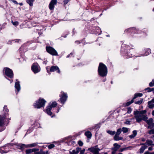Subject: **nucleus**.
I'll return each instance as SVG.
<instances>
[{"instance_id":"obj_1","label":"nucleus","mask_w":154,"mask_h":154,"mask_svg":"<svg viewBox=\"0 0 154 154\" xmlns=\"http://www.w3.org/2000/svg\"><path fill=\"white\" fill-rule=\"evenodd\" d=\"M98 75L101 77H105L108 73V69L106 66L103 63H100L97 69Z\"/></svg>"},{"instance_id":"obj_2","label":"nucleus","mask_w":154,"mask_h":154,"mask_svg":"<svg viewBox=\"0 0 154 154\" xmlns=\"http://www.w3.org/2000/svg\"><path fill=\"white\" fill-rule=\"evenodd\" d=\"M3 73L5 78L9 80L10 83L12 82L14 76L13 70L8 67H5L3 69Z\"/></svg>"},{"instance_id":"obj_3","label":"nucleus","mask_w":154,"mask_h":154,"mask_svg":"<svg viewBox=\"0 0 154 154\" xmlns=\"http://www.w3.org/2000/svg\"><path fill=\"white\" fill-rule=\"evenodd\" d=\"M47 101L43 98L39 97V98L35 101V102L33 103V106L34 108L40 109L44 107Z\"/></svg>"},{"instance_id":"obj_4","label":"nucleus","mask_w":154,"mask_h":154,"mask_svg":"<svg viewBox=\"0 0 154 154\" xmlns=\"http://www.w3.org/2000/svg\"><path fill=\"white\" fill-rule=\"evenodd\" d=\"M46 69L47 72L50 74H51L50 72H54L59 74H60L61 73L59 68L57 66H52L51 67L49 66H47L46 67Z\"/></svg>"},{"instance_id":"obj_5","label":"nucleus","mask_w":154,"mask_h":154,"mask_svg":"<svg viewBox=\"0 0 154 154\" xmlns=\"http://www.w3.org/2000/svg\"><path fill=\"white\" fill-rule=\"evenodd\" d=\"M60 94L59 95L60 98L58 100L63 105L66 102L68 98L67 94L66 93H65L62 91L60 92Z\"/></svg>"},{"instance_id":"obj_6","label":"nucleus","mask_w":154,"mask_h":154,"mask_svg":"<svg viewBox=\"0 0 154 154\" xmlns=\"http://www.w3.org/2000/svg\"><path fill=\"white\" fill-rule=\"evenodd\" d=\"M143 95V94L141 93H136L134 94V97L131 101L125 103H124L123 105L124 107L129 106L134 102V100L138 97H141Z\"/></svg>"},{"instance_id":"obj_7","label":"nucleus","mask_w":154,"mask_h":154,"mask_svg":"<svg viewBox=\"0 0 154 154\" xmlns=\"http://www.w3.org/2000/svg\"><path fill=\"white\" fill-rule=\"evenodd\" d=\"M47 52L52 56H57L58 53L57 51L52 47L49 46L46 47Z\"/></svg>"},{"instance_id":"obj_8","label":"nucleus","mask_w":154,"mask_h":154,"mask_svg":"<svg viewBox=\"0 0 154 154\" xmlns=\"http://www.w3.org/2000/svg\"><path fill=\"white\" fill-rule=\"evenodd\" d=\"M130 49V46L124 44L121 46L120 52L125 56H127V54H128L127 53H129Z\"/></svg>"},{"instance_id":"obj_9","label":"nucleus","mask_w":154,"mask_h":154,"mask_svg":"<svg viewBox=\"0 0 154 154\" xmlns=\"http://www.w3.org/2000/svg\"><path fill=\"white\" fill-rule=\"evenodd\" d=\"M134 118L136 120V122L138 123H140L142 120L146 122L148 119L147 116L145 115L134 116Z\"/></svg>"},{"instance_id":"obj_10","label":"nucleus","mask_w":154,"mask_h":154,"mask_svg":"<svg viewBox=\"0 0 154 154\" xmlns=\"http://www.w3.org/2000/svg\"><path fill=\"white\" fill-rule=\"evenodd\" d=\"M138 31L137 29H136L135 27H133L125 29L124 32L125 33L133 35V34L136 33Z\"/></svg>"},{"instance_id":"obj_11","label":"nucleus","mask_w":154,"mask_h":154,"mask_svg":"<svg viewBox=\"0 0 154 154\" xmlns=\"http://www.w3.org/2000/svg\"><path fill=\"white\" fill-rule=\"evenodd\" d=\"M130 54L128 53L127 54V56L128 58L132 57H137L138 56L137 53L136 52V50L134 48H130L129 50Z\"/></svg>"},{"instance_id":"obj_12","label":"nucleus","mask_w":154,"mask_h":154,"mask_svg":"<svg viewBox=\"0 0 154 154\" xmlns=\"http://www.w3.org/2000/svg\"><path fill=\"white\" fill-rule=\"evenodd\" d=\"M51 107L47 106L46 107V109L44 110V111L48 115L51 116V118H53L55 116V114L53 113L51 111Z\"/></svg>"},{"instance_id":"obj_13","label":"nucleus","mask_w":154,"mask_h":154,"mask_svg":"<svg viewBox=\"0 0 154 154\" xmlns=\"http://www.w3.org/2000/svg\"><path fill=\"white\" fill-rule=\"evenodd\" d=\"M38 64L37 63H33L31 66V69L34 73H36L40 72V70L38 68Z\"/></svg>"},{"instance_id":"obj_14","label":"nucleus","mask_w":154,"mask_h":154,"mask_svg":"<svg viewBox=\"0 0 154 154\" xmlns=\"http://www.w3.org/2000/svg\"><path fill=\"white\" fill-rule=\"evenodd\" d=\"M9 114L8 113H5L2 115L0 116V126H2L5 125L4 121L6 118L8 117L9 115Z\"/></svg>"},{"instance_id":"obj_15","label":"nucleus","mask_w":154,"mask_h":154,"mask_svg":"<svg viewBox=\"0 0 154 154\" xmlns=\"http://www.w3.org/2000/svg\"><path fill=\"white\" fill-rule=\"evenodd\" d=\"M39 149L38 148H33L32 149H26L25 150V153L26 154H30L32 152H34V154H36V153L39 152Z\"/></svg>"},{"instance_id":"obj_16","label":"nucleus","mask_w":154,"mask_h":154,"mask_svg":"<svg viewBox=\"0 0 154 154\" xmlns=\"http://www.w3.org/2000/svg\"><path fill=\"white\" fill-rule=\"evenodd\" d=\"M57 3V0H51L49 4V8L50 10L53 11L54 8V5Z\"/></svg>"},{"instance_id":"obj_17","label":"nucleus","mask_w":154,"mask_h":154,"mask_svg":"<svg viewBox=\"0 0 154 154\" xmlns=\"http://www.w3.org/2000/svg\"><path fill=\"white\" fill-rule=\"evenodd\" d=\"M153 121V120L152 118H149L148 120H147L146 122L149 125L148 127V128L151 129L154 127Z\"/></svg>"},{"instance_id":"obj_18","label":"nucleus","mask_w":154,"mask_h":154,"mask_svg":"<svg viewBox=\"0 0 154 154\" xmlns=\"http://www.w3.org/2000/svg\"><path fill=\"white\" fill-rule=\"evenodd\" d=\"M87 150L93 153V154H97L99 151L100 150V149L98 147H91L88 148Z\"/></svg>"},{"instance_id":"obj_19","label":"nucleus","mask_w":154,"mask_h":154,"mask_svg":"<svg viewBox=\"0 0 154 154\" xmlns=\"http://www.w3.org/2000/svg\"><path fill=\"white\" fill-rule=\"evenodd\" d=\"M146 112V110H143L140 111H138L136 110V111H134V116H139L140 115H143V114H145Z\"/></svg>"},{"instance_id":"obj_20","label":"nucleus","mask_w":154,"mask_h":154,"mask_svg":"<svg viewBox=\"0 0 154 154\" xmlns=\"http://www.w3.org/2000/svg\"><path fill=\"white\" fill-rule=\"evenodd\" d=\"M152 141L150 140H147L145 143H140V145H145V144H146L148 146L153 145L154 146V144L152 143Z\"/></svg>"},{"instance_id":"obj_21","label":"nucleus","mask_w":154,"mask_h":154,"mask_svg":"<svg viewBox=\"0 0 154 154\" xmlns=\"http://www.w3.org/2000/svg\"><path fill=\"white\" fill-rule=\"evenodd\" d=\"M15 88L18 92L20 91V86L19 81H17L15 82Z\"/></svg>"},{"instance_id":"obj_22","label":"nucleus","mask_w":154,"mask_h":154,"mask_svg":"<svg viewBox=\"0 0 154 154\" xmlns=\"http://www.w3.org/2000/svg\"><path fill=\"white\" fill-rule=\"evenodd\" d=\"M57 104L56 101H54L51 103H49L47 106L51 107L52 109V108L55 107L57 106Z\"/></svg>"},{"instance_id":"obj_23","label":"nucleus","mask_w":154,"mask_h":154,"mask_svg":"<svg viewBox=\"0 0 154 154\" xmlns=\"http://www.w3.org/2000/svg\"><path fill=\"white\" fill-rule=\"evenodd\" d=\"M19 149L21 150L22 152H23L25 148H28L27 145L24 144H22L20 146H19Z\"/></svg>"},{"instance_id":"obj_24","label":"nucleus","mask_w":154,"mask_h":154,"mask_svg":"<svg viewBox=\"0 0 154 154\" xmlns=\"http://www.w3.org/2000/svg\"><path fill=\"white\" fill-rule=\"evenodd\" d=\"M114 147L112 149H113L115 151H117L121 147V145L118 144L117 143H115L113 144Z\"/></svg>"},{"instance_id":"obj_25","label":"nucleus","mask_w":154,"mask_h":154,"mask_svg":"<svg viewBox=\"0 0 154 154\" xmlns=\"http://www.w3.org/2000/svg\"><path fill=\"white\" fill-rule=\"evenodd\" d=\"M5 146H2L0 148V152L3 154L4 153H6L8 152V151L5 150Z\"/></svg>"},{"instance_id":"obj_26","label":"nucleus","mask_w":154,"mask_h":154,"mask_svg":"<svg viewBox=\"0 0 154 154\" xmlns=\"http://www.w3.org/2000/svg\"><path fill=\"white\" fill-rule=\"evenodd\" d=\"M85 135L88 139H90L92 137V134L89 131H87L85 132Z\"/></svg>"},{"instance_id":"obj_27","label":"nucleus","mask_w":154,"mask_h":154,"mask_svg":"<svg viewBox=\"0 0 154 154\" xmlns=\"http://www.w3.org/2000/svg\"><path fill=\"white\" fill-rule=\"evenodd\" d=\"M119 135H115L113 137L114 140L116 141H118L120 140H123V137H119Z\"/></svg>"},{"instance_id":"obj_28","label":"nucleus","mask_w":154,"mask_h":154,"mask_svg":"<svg viewBox=\"0 0 154 154\" xmlns=\"http://www.w3.org/2000/svg\"><path fill=\"white\" fill-rule=\"evenodd\" d=\"M133 134L129 136V137L130 139L134 138L137 135V132L136 130H134L132 132Z\"/></svg>"},{"instance_id":"obj_29","label":"nucleus","mask_w":154,"mask_h":154,"mask_svg":"<svg viewBox=\"0 0 154 154\" xmlns=\"http://www.w3.org/2000/svg\"><path fill=\"white\" fill-rule=\"evenodd\" d=\"M147 147L146 145H143L139 149V153H142L143 152L145 149Z\"/></svg>"},{"instance_id":"obj_30","label":"nucleus","mask_w":154,"mask_h":154,"mask_svg":"<svg viewBox=\"0 0 154 154\" xmlns=\"http://www.w3.org/2000/svg\"><path fill=\"white\" fill-rule=\"evenodd\" d=\"M36 154H50L48 151H47L46 152L43 151L42 149H40L39 152L36 153Z\"/></svg>"},{"instance_id":"obj_31","label":"nucleus","mask_w":154,"mask_h":154,"mask_svg":"<svg viewBox=\"0 0 154 154\" xmlns=\"http://www.w3.org/2000/svg\"><path fill=\"white\" fill-rule=\"evenodd\" d=\"M151 53V49L149 48H147L146 49L144 54L146 56H147Z\"/></svg>"},{"instance_id":"obj_32","label":"nucleus","mask_w":154,"mask_h":154,"mask_svg":"<svg viewBox=\"0 0 154 154\" xmlns=\"http://www.w3.org/2000/svg\"><path fill=\"white\" fill-rule=\"evenodd\" d=\"M148 105L149 109H152L154 107V104L152 103L151 101H149L148 102Z\"/></svg>"},{"instance_id":"obj_33","label":"nucleus","mask_w":154,"mask_h":154,"mask_svg":"<svg viewBox=\"0 0 154 154\" xmlns=\"http://www.w3.org/2000/svg\"><path fill=\"white\" fill-rule=\"evenodd\" d=\"M34 0H26V2L30 6H32L33 5V2Z\"/></svg>"},{"instance_id":"obj_34","label":"nucleus","mask_w":154,"mask_h":154,"mask_svg":"<svg viewBox=\"0 0 154 154\" xmlns=\"http://www.w3.org/2000/svg\"><path fill=\"white\" fill-rule=\"evenodd\" d=\"M143 100V99L141 98L139 100H138L137 101H135L134 103L135 104H136L140 105L142 103Z\"/></svg>"},{"instance_id":"obj_35","label":"nucleus","mask_w":154,"mask_h":154,"mask_svg":"<svg viewBox=\"0 0 154 154\" xmlns=\"http://www.w3.org/2000/svg\"><path fill=\"white\" fill-rule=\"evenodd\" d=\"M3 111L5 113H8L9 112V109H8L7 106L6 105H5L3 107Z\"/></svg>"},{"instance_id":"obj_36","label":"nucleus","mask_w":154,"mask_h":154,"mask_svg":"<svg viewBox=\"0 0 154 154\" xmlns=\"http://www.w3.org/2000/svg\"><path fill=\"white\" fill-rule=\"evenodd\" d=\"M145 90H147V92H150L151 91H154V88H151L149 87H148L145 89Z\"/></svg>"},{"instance_id":"obj_37","label":"nucleus","mask_w":154,"mask_h":154,"mask_svg":"<svg viewBox=\"0 0 154 154\" xmlns=\"http://www.w3.org/2000/svg\"><path fill=\"white\" fill-rule=\"evenodd\" d=\"M37 143H33L27 145V147H34L36 146Z\"/></svg>"},{"instance_id":"obj_38","label":"nucleus","mask_w":154,"mask_h":154,"mask_svg":"<svg viewBox=\"0 0 154 154\" xmlns=\"http://www.w3.org/2000/svg\"><path fill=\"white\" fill-rule=\"evenodd\" d=\"M106 132L111 135H113L116 133L115 131H112L110 130H108Z\"/></svg>"},{"instance_id":"obj_39","label":"nucleus","mask_w":154,"mask_h":154,"mask_svg":"<svg viewBox=\"0 0 154 154\" xmlns=\"http://www.w3.org/2000/svg\"><path fill=\"white\" fill-rule=\"evenodd\" d=\"M122 131V130L121 128L118 129L117 130V132L115 135H119L121 133Z\"/></svg>"},{"instance_id":"obj_40","label":"nucleus","mask_w":154,"mask_h":154,"mask_svg":"<svg viewBox=\"0 0 154 154\" xmlns=\"http://www.w3.org/2000/svg\"><path fill=\"white\" fill-rule=\"evenodd\" d=\"M68 143L69 144L68 145H71L74 146V145H75L76 142L74 140H72L69 141Z\"/></svg>"},{"instance_id":"obj_41","label":"nucleus","mask_w":154,"mask_h":154,"mask_svg":"<svg viewBox=\"0 0 154 154\" xmlns=\"http://www.w3.org/2000/svg\"><path fill=\"white\" fill-rule=\"evenodd\" d=\"M122 130L124 133H127L128 131V129L127 128L123 127Z\"/></svg>"},{"instance_id":"obj_42","label":"nucleus","mask_w":154,"mask_h":154,"mask_svg":"<svg viewBox=\"0 0 154 154\" xmlns=\"http://www.w3.org/2000/svg\"><path fill=\"white\" fill-rule=\"evenodd\" d=\"M55 147V145L54 144H51L48 146V147L49 149H51L54 148Z\"/></svg>"},{"instance_id":"obj_43","label":"nucleus","mask_w":154,"mask_h":154,"mask_svg":"<svg viewBox=\"0 0 154 154\" xmlns=\"http://www.w3.org/2000/svg\"><path fill=\"white\" fill-rule=\"evenodd\" d=\"M149 85L150 87L154 86V79H152V81L149 83Z\"/></svg>"},{"instance_id":"obj_44","label":"nucleus","mask_w":154,"mask_h":154,"mask_svg":"<svg viewBox=\"0 0 154 154\" xmlns=\"http://www.w3.org/2000/svg\"><path fill=\"white\" fill-rule=\"evenodd\" d=\"M5 127L4 126V125L0 126V132H2L5 130Z\"/></svg>"},{"instance_id":"obj_45","label":"nucleus","mask_w":154,"mask_h":154,"mask_svg":"<svg viewBox=\"0 0 154 154\" xmlns=\"http://www.w3.org/2000/svg\"><path fill=\"white\" fill-rule=\"evenodd\" d=\"M78 143L79 144V146H82L83 145V142L80 140H79L78 141Z\"/></svg>"},{"instance_id":"obj_46","label":"nucleus","mask_w":154,"mask_h":154,"mask_svg":"<svg viewBox=\"0 0 154 154\" xmlns=\"http://www.w3.org/2000/svg\"><path fill=\"white\" fill-rule=\"evenodd\" d=\"M127 109H128L127 113H128V114H130V113H131V111H132V109H131V108L130 107H128L127 108Z\"/></svg>"},{"instance_id":"obj_47","label":"nucleus","mask_w":154,"mask_h":154,"mask_svg":"<svg viewBox=\"0 0 154 154\" xmlns=\"http://www.w3.org/2000/svg\"><path fill=\"white\" fill-rule=\"evenodd\" d=\"M71 0H64L63 1L64 5H66Z\"/></svg>"},{"instance_id":"obj_48","label":"nucleus","mask_w":154,"mask_h":154,"mask_svg":"<svg viewBox=\"0 0 154 154\" xmlns=\"http://www.w3.org/2000/svg\"><path fill=\"white\" fill-rule=\"evenodd\" d=\"M148 133L149 134H154V128L150 130L148 132Z\"/></svg>"},{"instance_id":"obj_49","label":"nucleus","mask_w":154,"mask_h":154,"mask_svg":"<svg viewBox=\"0 0 154 154\" xmlns=\"http://www.w3.org/2000/svg\"><path fill=\"white\" fill-rule=\"evenodd\" d=\"M8 145L11 146H13L14 145L17 146V143H8L7 144Z\"/></svg>"},{"instance_id":"obj_50","label":"nucleus","mask_w":154,"mask_h":154,"mask_svg":"<svg viewBox=\"0 0 154 154\" xmlns=\"http://www.w3.org/2000/svg\"><path fill=\"white\" fill-rule=\"evenodd\" d=\"M12 24L14 26H17L19 24V22L18 21H12Z\"/></svg>"},{"instance_id":"obj_51","label":"nucleus","mask_w":154,"mask_h":154,"mask_svg":"<svg viewBox=\"0 0 154 154\" xmlns=\"http://www.w3.org/2000/svg\"><path fill=\"white\" fill-rule=\"evenodd\" d=\"M70 154H77V153H76V150L75 149H73L72 151V152L71 151H69Z\"/></svg>"},{"instance_id":"obj_52","label":"nucleus","mask_w":154,"mask_h":154,"mask_svg":"<svg viewBox=\"0 0 154 154\" xmlns=\"http://www.w3.org/2000/svg\"><path fill=\"white\" fill-rule=\"evenodd\" d=\"M81 148H80V147H77L76 148V153H78L79 152V151H80L81 150Z\"/></svg>"},{"instance_id":"obj_53","label":"nucleus","mask_w":154,"mask_h":154,"mask_svg":"<svg viewBox=\"0 0 154 154\" xmlns=\"http://www.w3.org/2000/svg\"><path fill=\"white\" fill-rule=\"evenodd\" d=\"M126 150H131L132 148H134V146H130L128 147H126Z\"/></svg>"},{"instance_id":"obj_54","label":"nucleus","mask_w":154,"mask_h":154,"mask_svg":"<svg viewBox=\"0 0 154 154\" xmlns=\"http://www.w3.org/2000/svg\"><path fill=\"white\" fill-rule=\"evenodd\" d=\"M130 122L131 121L129 120H127L124 123L128 125H130L131 124Z\"/></svg>"},{"instance_id":"obj_55","label":"nucleus","mask_w":154,"mask_h":154,"mask_svg":"<svg viewBox=\"0 0 154 154\" xmlns=\"http://www.w3.org/2000/svg\"><path fill=\"white\" fill-rule=\"evenodd\" d=\"M85 151V149H84L80 151V154H84V152Z\"/></svg>"},{"instance_id":"obj_56","label":"nucleus","mask_w":154,"mask_h":154,"mask_svg":"<svg viewBox=\"0 0 154 154\" xmlns=\"http://www.w3.org/2000/svg\"><path fill=\"white\" fill-rule=\"evenodd\" d=\"M144 154H154V152H149V151H147L146 152L144 153Z\"/></svg>"},{"instance_id":"obj_57","label":"nucleus","mask_w":154,"mask_h":154,"mask_svg":"<svg viewBox=\"0 0 154 154\" xmlns=\"http://www.w3.org/2000/svg\"><path fill=\"white\" fill-rule=\"evenodd\" d=\"M8 0L12 1L16 5L18 4V3L15 0Z\"/></svg>"},{"instance_id":"obj_58","label":"nucleus","mask_w":154,"mask_h":154,"mask_svg":"<svg viewBox=\"0 0 154 154\" xmlns=\"http://www.w3.org/2000/svg\"><path fill=\"white\" fill-rule=\"evenodd\" d=\"M125 150H126V147L121 149L119 150V151L121 152H122L123 151Z\"/></svg>"},{"instance_id":"obj_59","label":"nucleus","mask_w":154,"mask_h":154,"mask_svg":"<svg viewBox=\"0 0 154 154\" xmlns=\"http://www.w3.org/2000/svg\"><path fill=\"white\" fill-rule=\"evenodd\" d=\"M82 42V40L81 41V42H80V41L77 40L75 41V43L78 44H80Z\"/></svg>"},{"instance_id":"obj_60","label":"nucleus","mask_w":154,"mask_h":154,"mask_svg":"<svg viewBox=\"0 0 154 154\" xmlns=\"http://www.w3.org/2000/svg\"><path fill=\"white\" fill-rule=\"evenodd\" d=\"M100 128V126L99 125H96L95 127V129H97L98 128Z\"/></svg>"},{"instance_id":"obj_61","label":"nucleus","mask_w":154,"mask_h":154,"mask_svg":"<svg viewBox=\"0 0 154 154\" xmlns=\"http://www.w3.org/2000/svg\"><path fill=\"white\" fill-rule=\"evenodd\" d=\"M153 148L152 146H151L148 148V150L149 151H151L153 150Z\"/></svg>"},{"instance_id":"obj_62","label":"nucleus","mask_w":154,"mask_h":154,"mask_svg":"<svg viewBox=\"0 0 154 154\" xmlns=\"http://www.w3.org/2000/svg\"><path fill=\"white\" fill-rule=\"evenodd\" d=\"M112 150V154H115L116 153V151H115L113 149H111Z\"/></svg>"},{"instance_id":"obj_63","label":"nucleus","mask_w":154,"mask_h":154,"mask_svg":"<svg viewBox=\"0 0 154 154\" xmlns=\"http://www.w3.org/2000/svg\"><path fill=\"white\" fill-rule=\"evenodd\" d=\"M146 140V139L145 138H142V139H141V140L143 142H144Z\"/></svg>"},{"instance_id":"obj_64","label":"nucleus","mask_w":154,"mask_h":154,"mask_svg":"<svg viewBox=\"0 0 154 154\" xmlns=\"http://www.w3.org/2000/svg\"><path fill=\"white\" fill-rule=\"evenodd\" d=\"M106 78H105L104 79H103V80H102V82H105V81H106Z\"/></svg>"}]
</instances>
